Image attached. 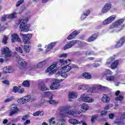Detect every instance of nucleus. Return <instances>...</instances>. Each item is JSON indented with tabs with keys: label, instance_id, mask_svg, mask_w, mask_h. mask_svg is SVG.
Returning a JSON list of instances; mask_svg holds the SVG:
<instances>
[{
	"label": "nucleus",
	"instance_id": "b1692460",
	"mask_svg": "<svg viewBox=\"0 0 125 125\" xmlns=\"http://www.w3.org/2000/svg\"><path fill=\"white\" fill-rule=\"evenodd\" d=\"M89 13H90L89 10H87L86 12L83 13V14L82 15L81 20H84V19L89 15Z\"/></svg>",
	"mask_w": 125,
	"mask_h": 125
},
{
	"label": "nucleus",
	"instance_id": "4be33fe9",
	"mask_svg": "<svg viewBox=\"0 0 125 125\" xmlns=\"http://www.w3.org/2000/svg\"><path fill=\"white\" fill-rule=\"evenodd\" d=\"M39 87L41 91H45L47 90V87L45 86V85L44 84V83H40L39 85Z\"/></svg>",
	"mask_w": 125,
	"mask_h": 125
},
{
	"label": "nucleus",
	"instance_id": "9b49d317",
	"mask_svg": "<svg viewBox=\"0 0 125 125\" xmlns=\"http://www.w3.org/2000/svg\"><path fill=\"white\" fill-rule=\"evenodd\" d=\"M87 96H84L83 95V97H80L78 99V101H83L84 102H88V103H90L91 102H93L94 100L91 98L86 97Z\"/></svg>",
	"mask_w": 125,
	"mask_h": 125
},
{
	"label": "nucleus",
	"instance_id": "4d7b16f0",
	"mask_svg": "<svg viewBox=\"0 0 125 125\" xmlns=\"http://www.w3.org/2000/svg\"><path fill=\"white\" fill-rule=\"evenodd\" d=\"M2 83L4 84H6L7 85H9V81L8 80H4L2 81Z\"/></svg>",
	"mask_w": 125,
	"mask_h": 125
},
{
	"label": "nucleus",
	"instance_id": "cd10ccee",
	"mask_svg": "<svg viewBox=\"0 0 125 125\" xmlns=\"http://www.w3.org/2000/svg\"><path fill=\"white\" fill-rule=\"evenodd\" d=\"M82 112H85L88 109V105L86 104H83L81 106Z\"/></svg>",
	"mask_w": 125,
	"mask_h": 125
},
{
	"label": "nucleus",
	"instance_id": "c756f323",
	"mask_svg": "<svg viewBox=\"0 0 125 125\" xmlns=\"http://www.w3.org/2000/svg\"><path fill=\"white\" fill-rule=\"evenodd\" d=\"M31 49V46L30 45H23V50L25 51L27 53L30 52V50Z\"/></svg>",
	"mask_w": 125,
	"mask_h": 125
},
{
	"label": "nucleus",
	"instance_id": "a878e982",
	"mask_svg": "<svg viewBox=\"0 0 125 125\" xmlns=\"http://www.w3.org/2000/svg\"><path fill=\"white\" fill-rule=\"evenodd\" d=\"M20 61L19 62V64H20V66L21 67H26L27 66V62L24 61L22 60L21 61V58H19Z\"/></svg>",
	"mask_w": 125,
	"mask_h": 125
},
{
	"label": "nucleus",
	"instance_id": "bb28decb",
	"mask_svg": "<svg viewBox=\"0 0 125 125\" xmlns=\"http://www.w3.org/2000/svg\"><path fill=\"white\" fill-rule=\"evenodd\" d=\"M22 99L23 100V103L24 104L25 103H28L30 100H31V96H26L22 97Z\"/></svg>",
	"mask_w": 125,
	"mask_h": 125
},
{
	"label": "nucleus",
	"instance_id": "6e6d98bb",
	"mask_svg": "<svg viewBox=\"0 0 125 125\" xmlns=\"http://www.w3.org/2000/svg\"><path fill=\"white\" fill-rule=\"evenodd\" d=\"M3 71H4V72H5V73H9V67H5L3 68Z\"/></svg>",
	"mask_w": 125,
	"mask_h": 125
},
{
	"label": "nucleus",
	"instance_id": "0e129e2a",
	"mask_svg": "<svg viewBox=\"0 0 125 125\" xmlns=\"http://www.w3.org/2000/svg\"><path fill=\"white\" fill-rule=\"evenodd\" d=\"M100 66V64H99V63H94L93 64V67L94 68H97V67H99Z\"/></svg>",
	"mask_w": 125,
	"mask_h": 125
},
{
	"label": "nucleus",
	"instance_id": "473e14b6",
	"mask_svg": "<svg viewBox=\"0 0 125 125\" xmlns=\"http://www.w3.org/2000/svg\"><path fill=\"white\" fill-rule=\"evenodd\" d=\"M45 64H46V61H43L42 62H39L37 65V67L38 68H42V66H44Z\"/></svg>",
	"mask_w": 125,
	"mask_h": 125
},
{
	"label": "nucleus",
	"instance_id": "8fccbe9b",
	"mask_svg": "<svg viewBox=\"0 0 125 125\" xmlns=\"http://www.w3.org/2000/svg\"><path fill=\"white\" fill-rule=\"evenodd\" d=\"M60 122H61L60 125H65V124H66V121L63 118L60 119Z\"/></svg>",
	"mask_w": 125,
	"mask_h": 125
},
{
	"label": "nucleus",
	"instance_id": "c03bdc74",
	"mask_svg": "<svg viewBox=\"0 0 125 125\" xmlns=\"http://www.w3.org/2000/svg\"><path fill=\"white\" fill-rule=\"evenodd\" d=\"M23 2H24V0H19L16 5V6L17 7H18V6H20V5H21V4H22V3H23Z\"/></svg>",
	"mask_w": 125,
	"mask_h": 125
},
{
	"label": "nucleus",
	"instance_id": "39448f33",
	"mask_svg": "<svg viewBox=\"0 0 125 125\" xmlns=\"http://www.w3.org/2000/svg\"><path fill=\"white\" fill-rule=\"evenodd\" d=\"M2 54H4L5 55V61L7 62L10 61L12 57V54L11 53V51L7 47H3L1 49Z\"/></svg>",
	"mask_w": 125,
	"mask_h": 125
},
{
	"label": "nucleus",
	"instance_id": "a211bd4d",
	"mask_svg": "<svg viewBox=\"0 0 125 125\" xmlns=\"http://www.w3.org/2000/svg\"><path fill=\"white\" fill-rule=\"evenodd\" d=\"M60 86V83H56L54 82L51 84L50 86V88L51 89L54 90V89H58Z\"/></svg>",
	"mask_w": 125,
	"mask_h": 125
},
{
	"label": "nucleus",
	"instance_id": "9d476101",
	"mask_svg": "<svg viewBox=\"0 0 125 125\" xmlns=\"http://www.w3.org/2000/svg\"><path fill=\"white\" fill-rule=\"evenodd\" d=\"M32 34H24L22 37V40L24 42V44H30V40L32 38Z\"/></svg>",
	"mask_w": 125,
	"mask_h": 125
},
{
	"label": "nucleus",
	"instance_id": "7ed1b4c3",
	"mask_svg": "<svg viewBox=\"0 0 125 125\" xmlns=\"http://www.w3.org/2000/svg\"><path fill=\"white\" fill-rule=\"evenodd\" d=\"M29 21V19L28 18H25V19H20L19 20L18 24H21L20 26V29H21V32H28L29 29H30V24L26 25V22Z\"/></svg>",
	"mask_w": 125,
	"mask_h": 125
},
{
	"label": "nucleus",
	"instance_id": "6e6552de",
	"mask_svg": "<svg viewBox=\"0 0 125 125\" xmlns=\"http://www.w3.org/2000/svg\"><path fill=\"white\" fill-rule=\"evenodd\" d=\"M46 72H49V75L51 76V75H53L55 72H56V64H53L51 65L49 67H48L47 70H46Z\"/></svg>",
	"mask_w": 125,
	"mask_h": 125
},
{
	"label": "nucleus",
	"instance_id": "72a5a7b5",
	"mask_svg": "<svg viewBox=\"0 0 125 125\" xmlns=\"http://www.w3.org/2000/svg\"><path fill=\"white\" fill-rule=\"evenodd\" d=\"M44 94L45 97H49V98H50V97H52V93L50 91L45 92H44Z\"/></svg>",
	"mask_w": 125,
	"mask_h": 125
},
{
	"label": "nucleus",
	"instance_id": "393cba45",
	"mask_svg": "<svg viewBox=\"0 0 125 125\" xmlns=\"http://www.w3.org/2000/svg\"><path fill=\"white\" fill-rule=\"evenodd\" d=\"M77 96V93L74 92H70L69 93L68 95L69 100H71V99H74V98H76Z\"/></svg>",
	"mask_w": 125,
	"mask_h": 125
},
{
	"label": "nucleus",
	"instance_id": "dca6fc26",
	"mask_svg": "<svg viewBox=\"0 0 125 125\" xmlns=\"http://www.w3.org/2000/svg\"><path fill=\"white\" fill-rule=\"evenodd\" d=\"M110 97L107 94H103L101 101L104 103H109L110 102Z\"/></svg>",
	"mask_w": 125,
	"mask_h": 125
},
{
	"label": "nucleus",
	"instance_id": "052dcab7",
	"mask_svg": "<svg viewBox=\"0 0 125 125\" xmlns=\"http://www.w3.org/2000/svg\"><path fill=\"white\" fill-rule=\"evenodd\" d=\"M114 117H115V115L113 113H111L109 115V118L111 120H113V119H114Z\"/></svg>",
	"mask_w": 125,
	"mask_h": 125
},
{
	"label": "nucleus",
	"instance_id": "864d4df0",
	"mask_svg": "<svg viewBox=\"0 0 125 125\" xmlns=\"http://www.w3.org/2000/svg\"><path fill=\"white\" fill-rule=\"evenodd\" d=\"M7 40L8 38L6 37H4L3 40H2V43H4V44H6V43H7Z\"/></svg>",
	"mask_w": 125,
	"mask_h": 125
},
{
	"label": "nucleus",
	"instance_id": "a18cd8bd",
	"mask_svg": "<svg viewBox=\"0 0 125 125\" xmlns=\"http://www.w3.org/2000/svg\"><path fill=\"white\" fill-rule=\"evenodd\" d=\"M19 87H17L16 86H14L13 89V92L15 93H16L17 92H19Z\"/></svg>",
	"mask_w": 125,
	"mask_h": 125
},
{
	"label": "nucleus",
	"instance_id": "aec40b11",
	"mask_svg": "<svg viewBox=\"0 0 125 125\" xmlns=\"http://www.w3.org/2000/svg\"><path fill=\"white\" fill-rule=\"evenodd\" d=\"M98 37V33H94L88 39L87 42H93V41H95V40H96V39H97Z\"/></svg>",
	"mask_w": 125,
	"mask_h": 125
},
{
	"label": "nucleus",
	"instance_id": "f704fd0d",
	"mask_svg": "<svg viewBox=\"0 0 125 125\" xmlns=\"http://www.w3.org/2000/svg\"><path fill=\"white\" fill-rule=\"evenodd\" d=\"M106 81L108 82H114L115 81V76H111L106 78Z\"/></svg>",
	"mask_w": 125,
	"mask_h": 125
},
{
	"label": "nucleus",
	"instance_id": "c85d7f7f",
	"mask_svg": "<svg viewBox=\"0 0 125 125\" xmlns=\"http://www.w3.org/2000/svg\"><path fill=\"white\" fill-rule=\"evenodd\" d=\"M118 64H119V61L118 60L112 63L111 65V69H116V68H117V66H118Z\"/></svg>",
	"mask_w": 125,
	"mask_h": 125
},
{
	"label": "nucleus",
	"instance_id": "ea45409f",
	"mask_svg": "<svg viewBox=\"0 0 125 125\" xmlns=\"http://www.w3.org/2000/svg\"><path fill=\"white\" fill-rule=\"evenodd\" d=\"M54 120H55V119L53 117H52L51 119H50L49 121V125H55L56 122L54 121Z\"/></svg>",
	"mask_w": 125,
	"mask_h": 125
},
{
	"label": "nucleus",
	"instance_id": "f8f14e48",
	"mask_svg": "<svg viewBox=\"0 0 125 125\" xmlns=\"http://www.w3.org/2000/svg\"><path fill=\"white\" fill-rule=\"evenodd\" d=\"M76 43H78V40H72L69 43L66 44L64 46V49H68V48H71L72 46H74Z\"/></svg>",
	"mask_w": 125,
	"mask_h": 125
},
{
	"label": "nucleus",
	"instance_id": "49530a36",
	"mask_svg": "<svg viewBox=\"0 0 125 125\" xmlns=\"http://www.w3.org/2000/svg\"><path fill=\"white\" fill-rule=\"evenodd\" d=\"M123 45L122 44V43L118 41L117 44L115 45V48H119V47L123 46Z\"/></svg>",
	"mask_w": 125,
	"mask_h": 125
},
{
	"label": "nucleus",
	"instance_id": "f3484780",
	"mask_svg": "<svg viewBox=\"0 0 125 125\" xmlns=\"http://www.w3.org/2000/svg\"><path fill=\"white\" fill-rule=\"evenodd\" d=\"M11 111L10 113V116H13V115L18 112V108L14 105L11 106Z\"/></svg>",
	"mask_w": 125,
	"mask_h": 125
},
{
	"label": "nucleus",
	"instance_id": "5701e85b",
	"mask_svg": "<svg viewBox=\"0 0 125 125\" xmlns=\"http://www.w3.org/2000/svg\"><path fill=\"white\" fill-rule=\"evenodd\" d=\"M89 89V86L87 85H80L78 88V90H88Z\"/></svg>",
	"mask_w": 125,
	"mask_h": 125
},
{
	"label": "nucleus",
	"instance_id": "7c9ffc66",
	"mask_svg": "<svg viewBox=\"0 0 125 125\" xmlns=\"http://www.w3.org/2000/svg\"><path fill=\"white\" fill-rule=\"evenodd\" d=\"M53 97H51L49 98V100L48 101V103H49V104H58V102H56L55 100L52 99Z\"/></svg>",
	"mask_w": 125,
	"mask_h": 125
},
{
	"label": "nucleus",
	"instance_id": "f257e3e1",
	"mask_svg": "<svg viewBox=\"0 0 125 125\" xmlns=\"http://www.w3.org/2000/svg\"><path fill=\"white\" fill-rule=\"evenodd\" d=\"M60 62L61 65V67L60 69V72L62 71V72H65V73H66L69 72V71H70L71 69H72L71 66H70V63H69V62H71V60H67L66 61H65L63 59H60Z\"/></svg>",
	"mask_w": 125,
	"mask_h": 125
},
{
	"label": "nucleus",
	"instance_id": "0eeeda50",
	"mask_svg": "<svg viewBox=\"0 0 125 125\" xmlns=\"http://www.w3.org/2000/svg\"><path fill=\"white\" fill-rule=\"evenodd\" d=\"M111 7L112 4H111L110 2L106 3L102 9V13H107V12H108V11L111 9Z\"/></svg>",
	"mask_w": 125,
	"mask_h": 125
},
{
	"label": "nucleus",
	"instance_id": "c9c22d12",
	"mask_svg": "<svg viewBox=\"0 0 125 125\" xmlns=\"http://www.w3.org/2000/svg\"><path fill=\"white\" fill-rule=\"evenodd\" d=\"M77 43H78V44H79L80 46H81V47H83V46H85V45H86V42H82L80 41H78L77 40Z\"/></svg>",
	"mask_w": 125,
	"mask_h": 125
},
{
	"label": "nucleus",
	"instance_id": "412c9836",
	"mask_svg": "<svg viewBox=\"0 0 125 125\" xmlns=\"http://www.w3.org/2000/svg\"><path fill=\"white\" fill-rule=\"evenodd\" d=\"M56 44V42H51V43L49 44L47 48L46 49V52H48V51H50L51 49L55 46V45Z\"/></svg>",
	"mask_w": 125,
	"mask_h": 125
},
{
	"label": "nucleus",
	"instance_id": "20e7f679",
	"mask_svg": "<svg viewBox=\"0 0 125 125\" xmlns=\"http://www.w3.org/2000/svg\"><path fill=\"white\" fill-rule=\"evenodd\" d=\"M124 21H125V20L121 19L118 20L117 21H116L115 22H114L112 26H113V27H116V28L114 29H110L109 30L110 33H114L115 31L117 33H118V32H120V31H121L123 29V28L125 27V25H123V26H120V28L118 27V26H120L121 24H123Z\"/></svg>",
	"mask_w": 125,
	"mask_h": 125
},
{
	"label": "nucleus",
	"instance_id": "6ab92c4d",
	"mask_svg": "<svg viewBox=\"0 0 125 125\" xmlns=\"http://www.w3.org/2000/svg\"><path fill=\"white\" fill-rule=\"evenodd\" d=\"M57 76L58 77H62V78H64V79H66V78L68 77V75L67 74V73H66V72L63 71H60V69L57 72Z\"/></svg>",
	"mask_w": 125,
	"mask_h": 125
},
{
	"label": "nucleus",
	"instance_id": "09e8293b",
	"mask_svg": "<svg viewBox=\"0 0 125 125\" xmlns=\"http://www.w3.org/2000/svg\"><path fill=\"white\" fill-rule=\"evenodd\" d=\"M119 42H120L121 43H122L123 45L125 44V37H123L121 38L120 40L119 41Z\"/></svg>",
	"mask_w": 125,
	"mask_h": 125
},
{
	"label": "nucleus",
	"instance_id": "e2e57ef3",
	"mask_svg": "<svg viewBox=\"0 0 125 125\" xmlns=\"http://www.w3.org/2000/svg\"><path fill=\"white\" fill-rule=\"evenodd\" d=\"M75 55H77V56H81V55H82V52L77 51L75 52Z\"/></svg>",
	"mask_w": 125,
	"mask_h": 125
},
{
	"label": "nucleus",
	"instance_id": "4468645a",
	"mask_svg": "<svg viewBox=\"0 0 125 125\" xmlns=\"http://www.w3.org/2000/svg\"><path fill=\"white\" fill-rule=\"evenodd\" d=\"M68 122L70 124H72V125H79V124H82V125H86V123L82 121L80 122L76 119H70L68 120Z\"/></svg>",
	"mask_w": 125,
	"mask_h": 125
},
{
	"label": "nucleus",
	"instance_id": "37998d69",
	"mask_svg": "<svg viewBox=\"0 0 125 125\" xmlns=\"http://www.w3.org/2000/svg\"><path fill=\"white\" fill-rule=\"evenodd\" d=\"M17 16V13H13L12 14L9 15L8 16L9 18H16Z\"/></svg>",
	"mask_w": 125,
	"mask_h": 125
},
{
	"label": "nucleus",
	"instance_id": "58836bf2",
	"mask_svg": "<svg viewBox=\"0 0 125 125\" xmlns=\"http://www.w3.org/2000/svg\"><path fill=\"white\" fill-rule=\"evenodd\" d=\"M22 84L24 86H25L26 87H29V86H30V82H29V81H24L23 83Z\"/></svg>",
	"mask_w": 125,
	"mask_h": 125
},
{
	"label": "nucleus",
	"instance_id": "bf43d9fd",
	"mask_svg": "<svg viewBox=\"0 0 125 125\" xmlns=\"http://www.w3.org/2000/svg\"><path fill=\"white\" fill-rule=\"evenodd\" d=\"M28 118H29V115H24L22 117V121H26Z\"/></svg>",
	"mask_w": 125,
	"mask_h": 125
},
{
	"label": "nucleus",
	"instance_id": "3c124183",
	"mask_svg": "<svg viewBox=\"0 0 125 125\" xmlns=\"http://www.w3.org/2000/svg\"><path fill=\"white\" fill-rule=\"evenodd\" d=\"M13 100V97H10V98H7L5 101L4 103H7L8 102H10V101H12Z\"/></svg>",
	"mask_w": 125,
	"mask_h": 125
},
{
	"label": "nucleus",
	"instance_id": "ddd939ff",
	"mask_svg": "<svg viewBox=\"0 0 125 125\" xmlns=\"http://www.w3.org/2000/svg\"><path fill=\"white\" fill-rule=\"evenodd\" d=\"M12 39V42H21V39L19 38V36H18L16 34H13L11 35Z\"/></svg>",
	"mask_w": 125,
	"mask_h": 125
},
{
	"label": "nucleus",
	"instance_id": "1a4fd4ad",
	"mask_svg": "<svg viewBox=\"0 0 125 125\" xmlns=\"http://www.w3.org/2000/svg\"><path fill=\"white\" fill-rule=\"evenodd\" d=\"M116 15H113L108 17L103 21V25H108V24H110V23H112V21L115 20V19L116 18Z\"/></svg>",
	"mask_w": 125,
	"mask_h": 125
},
{
	"label": "nucleus",
	"instance_id": "2f4dec72",
	"mask_svg": "<svg viewBox=\"0 0 125 125\" xmlns=\"http://www.w3.org/2000/svg\"><path fill=\"white\" fill-rule=\"evenodd\" d=\"M83 78L87 79V80H89V79L91 78V75H90L89 73L86 72L83 73Z\"/></svg>",
	"mask_w": 125,
	"mask_h": 125
},
{
	"label": "nucleus",
	"instance_id": "603ef678",
	"mask_svg": "<svg viewBox=\"0 0 125 125\" xmlns=\"http://www.w3.org/2000/svg\"><path fill=\"white\" fill-rule=\"evenodd\" d=\"M111 73L112 72L111 71V70H110V69H106L105 72H104V75H110L111 74Z\"/></svg>",
	"mask_w": 125,
	"mask_h": 125
},
{
	"label": "nucleus",
	"instance_id": "a19ab883",
	"mask_svg": "<svg viewBox=\"0 0 125 125\" xmlns=\"http://www.w3.org/2000/svg\"><path fill=\"white\" fill-rule=\"evenodd\" d=\"M113 60H114V58L113 57L109 58L107 61L106 64L109 65V64H111L112 62H113Z\"/></svg>",
	"mask_w": 125,
	"mask_h": 125
},
{
	"label": "nucleus",
	"instance_id": "2eb2a0df",
	"mask_svg": "<svg viewBox=\"0 0 125 125\" xmlns=\"http://www.w3.org/2000/svg\"><path fill=\"white\" fill-rule=\"evenodd\" d=\"M79 34H80L79 31L77 30L74 31L71 34H70L69 36H68L67 37V40H73L74 38H76V37H77Z\"/></svg>",
	"mask_w": 125,
	"mask_h": 125
},
{
	"label": "nucleus",
	"instance_id": "13d9d810",
	"mask_svg": "<svg viewBox=\"0 0 125 125\" xmlns=\"http://www.w3.org/2000/svg\"><path fill=\"white\" fill-rule=\"evenodd\" d=\"M33 116L34 117H38V116H40V111H36V112L34 113Z\"/></svg>",
	"mask_w": 125,
	"mask_h": 125
},
{
	"label": "nucleus",
	"instance_id": "69168bd1",
	"mask_svg": "<svg viewBox=\"0 0 125 125\" xmlns=\"http://www.w3.org/2000/svg\"><path fill=\"white\" fill-rule=\"evenodd\" d=\"M107 115V111H103L101 112L102 116H106Z\"/></svg>",
	"mask_w": 125,
	"mask_h": 125
},
{
	"label": "nucleus",
	"instance_id": "de8ad7c7",
	"mask_svg": "<svg viewBox=\"0 0 125 125\" xmlns=\"http://www.w3.org/2000/svg\"><path fill=\"white\" fill-rule=\"evenodd\" d=\"M85 55H96V54H95L93 51H91V52L85 51Z\"/></svg>",
	"mask_w": 125,
	"mask_h": 125
},
{
	"label": "nucleus",
	"instance_id": "423d86ee",
	"mask_svg": "<svg viewBox=\"0 0 125 125\" xmlns=\"http://www.w3.org/2000/svg\"><path fill=\"white\" fill-rule=\"evenodd\" d=\"M71 107L72 106L70 105H67L62 107V109L64 111V112L66 115H70V116H74V117H77V110H71L69 111V110L71 109Z\"/></svg>",
	"mask_w": 125,
	"mask_h": 125
},
{
	"label": "nucleus",
	"instance_id": "f03ea898",
	"mask_svg": "<svg viewBox=\"0 0 125 125\" xmlns=\"http://www.w3.org/2000/svg\"><path fill=\"white\" fill-rule=\"evenodd\" d=\"M107 87L103 86L101 85H94L92 87H89V89H88L87 91L83 94L84 96H87L90 94V93H92V92H94L95 90H97L98 89H101L103 91H105L107 92L108 90H106V88ZM90 92V93H89Z\"/></svg>",
	"mask_w": 125,
	"mask_h": 125
},
{
	"label": "nucleus",
	"instance_id": "79ce46f5",
	"mask_svg": "<svg viewBox=\"0 0 125 125\" xmlns=\"http://www.w3.org/2000/svg\"><path fill=\"white\" fill-rule=\"evenodd\" d=\"M15 50L19 53H23V50L21 47H16Z\"/></svg>",
	"mask_w": 125,
	"mask_h": 125
},
{
	"label": "nucleus",
	"instance_id": "5fc2aeb1",
	"mask_svg": "<svg viewBox=\"0 0 125 125\" xmlns=\"http://www.w3.org/2000/svg\"><path fill=\"white\" fill-rule=\"evenodd\" d=\"M18 102L19 103V104H24V101L23 100V98L18 99Z\"/></svg>",
	"mask_w": 125,
	"mask_h": 125
},
{
	"label": "nucleus",
	"instance_id": "4c0bfd02",
	"mask_svg": "<svg viewBox=\"0 0 125 125\" xmlns=\"http://www.w3.org/2000/svg\"><path fill=\"white\" fill-rule=\"evenodd\" d=\"M115 100L116 101H123L124 100V96L120 95L118 97L115 98Z\"/></svg>",
	"mask_w": 125,
	"mask_h": 125
},
{
	"label": "nucleus",
	"instance_id": "e433bc0d",
	"mask_svg": "<svg viewBox=\"0 0 125 125\" xmlns=\"http://www.w3.org/2000/svg\"><path fill=\"white\" fill-rule=\"evenodd\" d=\"M97 118H98V116L97 115H93L91 117V122L93 124L95 123V121L97 120Z\"/></svg>",
	"mask_w": 125,
	"mask_h": 125
},
{
	"label": "nucleus",
	"instance_id": "774afa93",
	"mask_svg": "<svg viewBox=\"0 0 125 125\" xmlns=\"http://www.w3.org/2000/svg\"><path fill=\"white\" fill-rule=\"evenodd\" d=\"M25 90H24V89H19V93H23V92H24Z\"/></svg>",
	"mask_w": 125,
	"mask_h": 125
},
{
	"label": "nucleus",
	"instance_id": "338daca9",
	"mask_svg": "<svg viewBox=\"0 0 125 125\" xmlns=\"http://www.w3.org/2000/svg\"><path fill=\"white\" fill-rule=\"evenodd\" d=\"M30 123V120H26L25 122L24 123V125H29Z\"/></svg>",
	"mask_w": 125,
	"mask_h": 125
},
{
	"label": "nucleus",
	"instance_id": "680f3d73",
	"mask_svg": "<svg viewBox=\"0 0 125 125\" xmlns=\"http://www.w3.org/2000/svg\"><path fill=\"white\" fill-rule=\"evenodd\" d=\"M6 18V16H3L2 18H1L0 21L2 22H4L5 21V19Z\"/></svg>",
	"mask_w": 125,
	"mask_h": 125
}]
</instances>
